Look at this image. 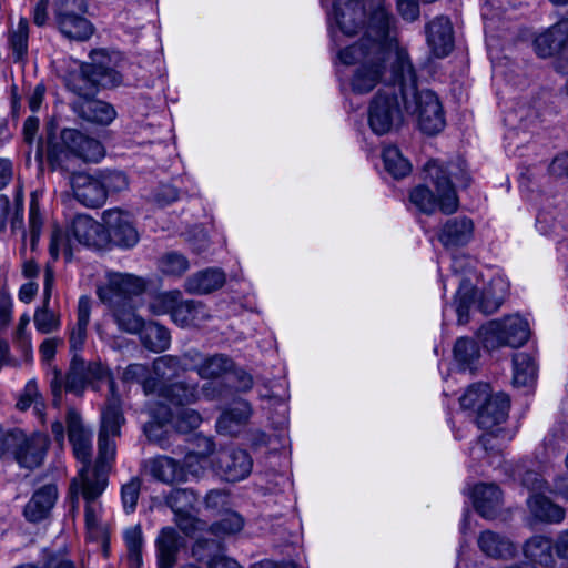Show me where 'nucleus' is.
<instances>
[{
  "label": "nucleus",
  "instance_id": "9d476101",
  "mask_svg": "<svg viewBox=\"0 0 568 568\" xmlns=\"http://www.w3.org/2000/svg\"><path fill=\"white\" fill-rule=\"evenodd\" d=\"M102 222L106 245L113 244L120 248L134 247L140 235L134 220L128 211L114 207L102 213Z\"/></svg>",
  "mask_w": 568,
  "mask_h": 568
},
{
  "label": "nucleus",
  "instance_id": "ddd939ff",
  "mask_svg": "<svg viewBox=\"0 0 568 568\" xmlns=\"http://www.w3.org/2000/svg\"><path fill=\"white\" fill-rule=\"evenodd\" d=\"M183 358L190 364L202 379H217L233 369V361L224 354L204 355L191 349L184 353Z\"/></svg>",
  "mask_w": 568,
  "mask_h": 568
},
{
  "label": "nucleus",
  "instance_id": "de8ad7c7",
  "mask_svg": "<svg viewBox=\"0 0 568 568\" xmlns=\"http://www.w3.org/2000/svg\"><path fill=\"white\" fill-rule=\"evenodd\" d=\"M382 159L385 170L395 179L405 178L412 171L409 161L394 145H387L383 149Z\"/></svg>",
  "mask_w": 568,
  "mask_h": 568
},
{
  "label": "nucleus",
  "instance_id": "4be33fe9",
  "mask_svg": "<svg viewBox=\"0 0 568 568\" xmlns=\"http://www.w3.org/2000/svg\"><path fill=\"white\" fill-rule=\"evenodd\" d=\"M523 554L526 559L545 568H560L555 551V541L549 537L536 535L525 541Z\"/></svg>",
  "mask_w": 568,
  "mask_h": 568
},
{
  "label": "nucleus",
  "instance_id": "393cba45",
  "mask_svg": "<svg viewBox=\"0 0 568 568\" xmlns=\"http://www.w3.org/2000/svg\"><path fill=\"white\" fill-rule=\"evenodd\" d=\"M90 315L91 298L85 295L80 296L77 307V322L69 327V346L73 356L79 355L84 348Z\"/></svg>",
  "mask_w": 568,
  "mask_h": 568
},
{
  "label": "nucleus",
  "instance_id": "052dcab7",
  "mask_svg": "<svg viewBox=\"0 0 568 568\" xmlns=\"http://www.w3.org/2000/svg\"><path fill=\"white\" fill-rule=\"evenodd\" d=\"M517 476L521 484L530 491H535V494L548 490V484L542 475L534 469L527 468L525 464L518 466Z\"/></svg>",
  "mask_w": 568,
  "mask_h": 568
},
{
  "label": "nucleus",
  "instance_id": "dca6fc26",
  "mask_svg": "<svg viewBox=\"0 0 568 568\" xmlns=\"http://www.w3.org/2000/svg\"><path fill=\"white\" fill-rule=\"evenodd\" d=\"M61 141L68 151L85 162H99L104 158L105 150L102 143L75 129H64L61 132Z\"/></svg>",
  "mask_w": 568,
  "mask_h": 568
},
{
  "label": "nucleus",
  "instance_id": "4d7b16f0",
  "mask_svg": "<svg viewBox=\"0 0 568 568\" xmlns=\"http://www.w3.org/2000/svg\"><path fill=\"white\" fill-rule=\"evenodd\" d=\"M29 23L20 18L17 27L10 32L9 42L17 60L21 59L28 51Z\"/></svg>",
  "mask_w": 568,
  "mask_h": 568
},
{
  "label": "nucleus",
  "instance_id": "412c9836",
  "mask_svg": "<svg viewBox=\"0 0 568 568\" xmlns=\"http://www.w3.org/2000/svg\"><path fill=\"white\" fill-rule=\"evenodd\" d=\"M568 39V20L559 21L547 31L540 33L535 39V50L541 58H548L556 53L559 57L556 61V69L558 70V61L565 52H568V47L564 48Z\"/></svg>",
  "mask_w": 568,
  "mask_h": 568
},
{
  "label": "nucleus",
  "instance_id": "6e6552de",
  "mask_svg": "<svg viewBox=\"0 0 568 568\" xmlns=\"http://www.w3.org/2000/svg\"><path fill=\"white\" fill-rule=\"evenodd\" d=\"M146 409L152 418L151 422L144 425V433L150 440H156L158 430L161 426L172 423L179 432H190L200 426L202 422L201 415L192 408L184 406H175L173 412L171 407L162 403H148Z\"/></svg>",
  "mask_w": 568,
  "mask_h": 568
},
{
  "label": "nucleus",
  "instance_id": "13d9d810",
  "mask_svg": "<svg viewBox=\"0 0 568 568\" xmlns=\"http://www.w3.org/2000/svg\"><path fill=\"white\" fill-rule=\"evenodd\" d=\"M194 503L195 496L190 489H173L166 497V504L175 515L191 511Z\"/></svg>",
  "mask_w": 568,
  "mask_h": 568
},
{
  "label": "nucleus",
  "instance_id": "0eeeda50",
  "mask_svg": "<svg viewBox=\"0 0 568 568\" xmlns=\"http://www.w3.org/2000/svg\"><path fill=\"white\" fill-rule=\"evenodd\" d=\"M146 290L143 277L131 273L109 271L104 281L97 287V295L104 305L129 303L141 296Z\"/></svg>",
  "mask_w": 568,
  "mask_h": 568
},
{
  "label": "nucleus",
  "instance_id": "774afa93",
  "mask_svg": "<svg viewBox=\"0 0 568 568\" xmlns=\"http://www.w3.org/2000/svg\"><path fill=\"white\" fill-rule=\"evenodd\" d=\"M17 568H74V565L65 556L60 554L51 555L40 565L27 564Z\"/></svg>",
  "mask_w": 568,
  "mask_h": 568
},
{
  "label": "nucleus",
  "instance_id": "7ed1b4c3",
  "mask_svg": "<svg viewBox=\"0 0 568 568\" xmlns=\"http://www.w3.org/2000/svg\"><path fill=\"white\" fill-rule=\"evenodd\" d=\"M428 213L438 211L443 214H454L459 209V197L455 183L468 185L469 178L462 163L446 164L439 161H428Z\"/></svg>",
  "mask_w": 568,
  "mask_h": 568
},
{
  "label": "nucleus",
  "instance_id": "4468645a",
  "mask_svg": "<svg viewBox=\"0 0 568 568\" xmlns=\"http://www.w3.org/2000/svg\"><path fill=\"white\" fill-rule=\"evenodd\" d=\"M54 285V271L47 265L43 275L42 305L37 307L33 315L34 327L40 334H51L61 327V317L58 312L50 308V301Z\"/></svg>",
  "mask_w": 568,
  "mask_h": 568
},
{
  "label": "nucleus",
  "instance_id": "f704fd0d",
  "mask_svg": "<svg viewBox=\"0 0 568 568\" xmlns=\"http://www.w3.org/2000/svg\"><path fill=\"white\" fill-rule=\"evenodd\" d=\"M479 549L495 559H510L516 554V547L505 536L491 530L483 531L477 540Z\"/></svg>",
  "mask_w": 568,
  "mask_h": 568
},
{
  "label": "nucleus",
  "instance_id": "49530a36",
  "mask_svg": "<svg viewBox=\"0 0 568 568\" xmlns=\"http://www.w3.org/2000/svg\"><path fill=\"white\" fill-rule=\"evenodd\" d=\"M85 362L79 355L73 356L70 371L64 378V389L75 395H81L89 385Z\"/></svg>",
  "mask_w": 568,
  "mask_h": 568
},
{
  "label": "nucleus",
  "instance_id": "e2e57ef3",
  "mask_svg": "<svg viewBox=\"0 0 568 568\" xmlns=\"http://www.w3.org/2000/svg\"><path fill=\"white\" fill-rule=\"evenodd\" d=\"M101 182L105 190V197L109 193H119L129 187V179L121 171H108L100 174Z\"/></svg>",
  "mask_w": 568,
  "mask_h": 568
},
{
  "label": "nucleus",
  "instance_id": "f8f14e48",
  "mask_svg": "<svg viewBox=\"0 0 568 568\" xmlns=\"http://www.w3.org/2000/svg\"><path fill=\"white\" fill-rule=\"evenodd\" d=\"M68 438L72 445L74 456L82 463L79 474L85 469L92 473L97 468H90L92 454V432L87 429L82 423L81 416L74 409H69L67 414Z\"/></svg>",
  "mask_w": 568,
  "mask_h": 568
},
{
  "label": "nucleus",
  "instance_id": "bb28decb",
  "mask_svg": "<svg viewBox=\"0 0 568 568\" xmlns=\"http://www.w3.org/2000/svg\"><path fill=\"white\" fill-rule=\"evenodd\" d=\"M474 235V223L467 216L449 219L442 227L438 239L446 247L466 245Z\"/></svg>",
  "mask_w": 568,
  "mask_h": 568
},
{
  "label": "nucleus",
  "instance_id": "aec40b11",
  "mask_svg": "<svg viewBox=\"0 0 568 568\" xmlns=\"http://www.w3.org/2000/svg\"><path fill=\"white\" fill-rule=\"evenodd\" d=\"M69 233L74 241L84 246L98 248L106 246L103 223H99L89 215H77L71 222Z\"/></svg>",
  "mask_w": 568,
  "mask_h": 568
},
{
  "label": "nucleus",
  "instance_id": "f03ea898",
  "mask_svg": "<svg viewBox=\"0 0 568 568\" xmlns=\"http://www.w3.org/2000/svg\"><path fill=\"white\" fill-rule=\"evenodd\" d=\"M121 416L116 410H106L103 415V425L98 437L99 455L97 468L89 473L83 469L80 479L73 480L79 485L84 506V521L87 536L90 540L105 542L108 540V524L103 519L104 509L99 497L108 485V471L115 457V438L119 436Z\"/></svg>",
  "mask_w": 568,
  "mask_h": 568
},
{
  "label": "nucleus",
  "instance_id": "a878e982",
  "mask_svg": "<svg viewBox=\"0 0 568 568\" xmlns=\"http://www.w3.org/2000/svg\"><path fill=\"white\" fill-rule=\"evenodd\" d=\"M48 445V436L42 433H36L21 442L16 450V458L22 467L36 468L41 465Z\"/></svg>",
  "mask_w": 568,
  "mask_h": 568
},
{
  "label": "nucleus",
  "instance_id": "c03bdc74",
  "mask_svg": "<svg viewBox=\"0 0 568 568\" xmlns=\"http://www.w3.org/2000/svg\"><path fill=\"white\" fill-rule=\"evenodd\" d=\"M65 84L79 99H88L99 84V78L90 72V67L79 65L78 70L71 71L65 78Z\"/></svg>",
  "mask_w": 568,
  "mask_h": 568
},
{
  "label": "nucleus",
  "instance_id": "c85d7f7f",
  "mask_svg": "<svg viewBox=\"0 0 568 568\" xmlns=\"http://www.w3.org/2000/svg\"><path fill=\"white\" fill-rule=\"evenodd\" d=\"M471 496L476 510L484 518H494L501 508V491L495 484L476 485Z\"/></svg>",
  "mask_w": 568,
  "mask_h": 568
},
{
  "label": "nucleus",
  "instance_id": "5701e85b",
  "mask_svg": "<svg viewBox=\"0 0 568 568\" xmlns=\"http://www.w3.org/2000/svg\"><path fill=\"white\" fill-rule=\"evenodd\" d=\"M453 48V26L447 17L440 16L428 24V52L435 58H445Z\"/></svg>",
  "mask_w": 568,
  "mask_h": 568
},
{
  "label": "nucleus",
  "instance_id": "c9c22d12",
  "mask_svg": "<svg viewBox=\"0 0 568 568\" xmlns=\"http://www.w3.org/2000/svg\"><path fill=\"white\" fill-rule=\"evenodd\" d=\"M85 371H87L88 377H91L89 385H92L93 388H95V383L105 381L109 384V388H110V393H111V397L109 398L106 406L101 412L100 430L102 429V425H103V415L106 410H110V409L116 410L121 416V423L119 425V430H120L121 426L124 424L125 419H124V416L121 410L120 399L115 395L114 381L111 378V374H110L109 369L106 367H104L103 365H101L100 363H90V364H85Z\"/></svg>",
  "mask_w": 568,
  "mask_h": 568
},
{
  "label": "nucleus",
  "instance_id": "a211bd4d",
  "mask_svg": "<svg viewBox=\"0 0 568 568\" xmlns=\"http://www.w3.org/2000/svg\"><path fill=\"white\" fill-rule=\"evenodd\" d=\"M253 462L246 450L224 449L216 455V468L227 481L246 478L252 470Z\"/></svg>",
  "mask_w": 568,
  "mask_h": 568
},
{
  "label": "nucleus",
  "instance_id": "5fc2aeb1",
  "mask_svg": "<svg viewBox=\"0 0 568 568\" xmlns=\"http://www.w3.org/2000/svg\"><path fill=\"white\" fill-rule=\"evenodd\" d=\"M494 394L490 393L488 384L479 383L470 386L460 397V406L464 409L479 412L483 404H486Z\"/></svg>",
  "mask_w": 568,
  "mask_h": 568
},
{
  "label": "nucleus",
  "instance_id": "473e14b6",
  "mask_svg": "<svg viewBox=\"0 0 568 568\" xmlns=\"http://www.w3.org/2000/svg\"><path fill=\"white\" fill-rule=\"evenodd\" d=\"M159 400L156 403L170 404L173 406H185L195 403L199 399L197 384H187L176 382L159 388L154 395Z\"/></svg>",
  "mask_w": 568,
  "mask_h": 568
},
{
  "label": "nucleus",
  "instance_id": "864d4df0",
  "mask_svg": "<svg viewBox=\"0 0 568 568\" xmlns=\"http://www.w3.org/2000/svg\"><path fill=\"white\" fill-rule=\"evenodd\" d=\"M182 293L179 290L156 294L149 304V310L154 315L171 314L178 308Z\"/></svg>",
  "mask_w": 568,
  "mask_h": 568
},
{
  "label": "nucleus",
  "instance_id": "79ce46f5",
  "mask_svg": "<svg viewBox=\"0 0 568 568\" xmlns=\"http://www.w3.org/2000/svg\"><path fill=\"white\" fill-rule=\"evenodd\" d=\"M209 318L210 314L203 303L182 298L173 313V322L181 327L199 326Z\"/></svg>",
  "mask_w": 568,
  "mask_h": 568
},
{
  "label": "nucleus",
  "instance_id": "bf43d9fd",
  "mask_svg": "<svg viewBox=\"0 0 568 568\" xmlns=\"http://www.w3.org/2000/svg\"><path fill=\"white\" fill-rule=\"evenodd\" d=\"M71 234L63 232L61 229H54L51 234L50 254L57 260L60 254H63L67 260L72 257L73 243L70 237Z\"/></svg>",
  "mask_w": 568,
  "mask_h": 568
},
{
  "label": "nucleus",
  "instance_id": "69168bd1",
  "mask_svg": "<svg viewBox=\"0 0 568 568\" xmlns=\"http://www.w3.org/2000/svg\"><path fill=\"white\" fill-rule=\"evenodd\" d=\"M140 493L139 479H131L129 483L122 486L121 498L123 507L126 513H132L135 509Z\"/></svg>",
  "mask_w": 568,
  "mask_h": 568
},
{
  "label": "nucleus",
  "instance_id": "e433bc0d",
  "mask_svg": "<svg viewBox=\"0 0 568 568\" xmlns=\"http://www.w3.org/2000/svg\"><path fill=\"white\" fill-rule=\"evenodd\" d=\"M530 514L539 521L559 524L565 519V509L542 494H532L527 500Z\"/></svg>",
  "mask_w": 568,
  "mask_h": 568
},
{
  "label": "nucleus",
  "instance_id": "2eb2a0df",
  "mask_svg": "<svg viewBox=\"0 0 568 568\" xmlns=\"http://www.w3.org/2000/svg\"><path fill=\"white\" fill-rule=\"evenodd\" d=\"M510 400L507 394L496 393L483 404L477 413V425L484 433L498 434L508 417Z\"/></svg>",
  "mask_w": 568,
  "mask_h": 568
},
{
  "label": "nucleus",
  "instance_id": "20e7f679",
  "mask_svg": "<svg viewBox=\"0 0 568 568\" xmlns=\"http://www.w3.org/2000/svg\"><path fill=\"white\" fill-rule=\"evenodd\" d=\"M189 367L183 366L182 359L174 355H163L152 362V376L149 368L143 364H131L123 372L125 382H138L141 384L145 396H153L159 388L165 387L179 376L180 372Z\"/></svg>",
  "mask_w": 568,
  "mask_h": 568
},
{
  "label": "nucleus",
  "instance_id": "423d86ee",
  "mask_svg": "<svg viewBox=\"0 0 568 568\" xmlns=\"http://www.w3.org/2000/svg\"><path fill=\"white\" fill-rule=\"evenodd\" d=\"M509 292V283L504 275L494 276L484 288L477 301L474 300V290L470 278L460 280L457 291V312L462 315L474 303L485 314L495 313L504 303Z\"/></svg>",
  "mask_w": 568,
  "mask_h": 568
},
{
  "label": "nucleus",
  "instance_id": "ea45409f",
  "mask_svg": "<svg viewBox=\"0 0 568 568\" xmlns=\"http://www.w3.org/2000/svg\"><path fill=\"white\" fill-rule=\"evenodd\" d=\"M90 63H83L82 67H90L93 77L99 78V84L102 87L114 85L120 82V77L111 65V58L104 49H97L90 53Z\"/></svg>",
  "mask_w": 568,
  "mask_h": 568
},
{
  "label": "nucleus",
  "instance_id": "f3484780",
  "mask_svg": "<svg viewBox=\"0 0 568 568\" xmlns=\"http://www.w3.org/2000/svg\"><path fill=\"white\" fill-rule=\"evenodd\" d=\"M70 184L74 197L88 207H99L106 201L100 175L93 176L83 172L73 173Z\"/></svg>",
  "mask_w": 568,
  "mask_h": 568
},
{
  "label": "nucleus",
  "instance_id": "c756f323",
  "mask_svg": "<svg viewBox=\"0 0 568 568\" xmlns=\"http://www.w3.org/2000/svg\"><path fill=\"white\" fill-rule=\"evenodd\" d=\"M252 408L245 400H237L233 406L221 414L216 422V429L222 435L236 436L248 422Z\"/></svg>",
  "mask_w": 568,
  "mask_h": 568
},
{
  "label": "nucleus",
  "instance_id": "b1692460",
  "mask_svg": "<svg viewBox=\"0 0 568 568\" xmlns=\"http://www.w3.org/2000/svg\"><path fill=\"white\" fill-rule=\"evenodd\" d=\"M59 31L68 39L87 41L94 32L93 24L83 16L60 9L55 13Z\"/></svg>",
  "mask_w": 568,
  "mask_h": 568
},
{
  "label": "nucleus",
  "instance_id": "1a4fd4ad",
  "mask_svg": "<svg viewBox=\"0 0 568 568\" xmlns=\"http://www.w3.org/2000/svg\"><path fill=\"white\" fill-rule=\"evenodd\" d=\"M400 109L395 89L377 92L368 109V124L377 135L389 133L400 122Z\"/></svg>",
  "mask_w": 568,
  "mask_h": 568
},
{
  "label": "nucleus",
  "instance_id": "f257e3e1",
  "mask_svg": "<svg viewBox=\"0 0 568 568\" xmlns=\"http://www.w3.org/2000/svg\"><path fill=\"white\" fill-rule=\"evenodd\" d=\"M394 19L384 7H378L371 17L366 37L359 43L338 52L344 64H358L351 85L355 93L364 94L373 90L382 80L386 59L393 54L395 41ZM389 82L398 84L407 112L423 113L422 95L417 91L416 75L404 51L395 50Z\"/></svg>",
  "mask_w": 568,
  "mask_h": 568
},
{
  "label": "nucleus",
  "instance_id": "58836bf2",
  "mask_svg": "<svg viewBox=\"0 0 568 568\" xmlns=\"http://www.w3.org/2000/svg\"><path fill=\"white\" fill-rule=\"evenodd\" d=\"M112 314L118 327L129 334H138L144 324V320L136 314V304L134 301L129 303H116L106 306Z\"/></svg>",
  "mask_w": 568,
  "mask_h": 568
},
{
  "label": "nucleus",
  "instance_id": "4c0bfd02",
  "mask_svg": "<svg viewBox=\"0 0 568 568\" xmlns=\"http://www.w3.org/2000/svg\"><path fill=\"white\" fill-rule=\"evenodd\" d=\"M146 470L156 480L174 484L184 480V470L173 458L158 456L148 460Z\"/></svg>",
  "mask_w": 568,
  "mask_h": 568
},
{
  "label": "nucleus",
  "instance_id": "6ab92c4d",
  "mask_svg": "<svg viewBox=\"0 0 568 568\" xmlns=\"http://www.w3.org/2000/svg\"><path fill=\"white\" fill-rule=\"evenodd\" d=\"M365 4L362 0H337L334 4V19L341 32L355 36L365 22Z\"/></svg>",
  "mask_w": 568,
  "mask_h": 568
},
{
  "label": "nucleus",
  "instance_id": "39448f33",
  "mask_svg": "<svg viewBox=\"0 0 568 568\" xmlns=\"http://www.w3.org/2000/svg\"><path fill=\"white\" fill-rule=\"evenodd\" d=\"M529 335L527 320L518 314L490 321L478 331V338L487 349H496L501 346L519 347L528 341Z\"/></svg>",
  "mask_w": 568,
  "mask_h": 568
},
{
  "label": "nucleus",
  "instance_id": "a19ab883",
  "mask_svg": "<svg viewBox=\"0 0 568 568\" xmlns=\"http://www.w3.org/2000/svg\"><path fill=\"white\" fill-rule=\"evenodd\" d=\"M219 549L214 541L197 540L192 548V556L209 568H241L240 565L222 554H213Z\"/></svg>",
  "mask_w": 568,
  "mask_h": 568
},
{
  "label": "nucleus",
  "instance_id": "2f4dec72",
  "mask_svg": "<svg viewBox=\"0 0 568 568\" xmlns=\"http://www.w3.org/2000/svg\"><path fill=\"white\" fill-rule=\"evenodd\" d=\"M58 497L54 485H45L37 490L24 507V516L29 521L39 523L50 513Z\"/></svg>",
  "mask_w": 568,
  "mask_h": 568
},
{
  "label": "nucleus",
  "instance_id": "7c9ffc66",
  "mask_svg": "<svg viewBox=\"0 0 568 568\" xmlns=\"http://www.w3.org/2000/svg\"><path fill=\"white\" fill-rule=\"evenodd\" d=\"M226 281L225 273L217 267L199 271L186 278L184 288L190 294H209L221 288Z\"/></svg>",
  "mask_w": 568,
  "mask_h": 568
},
{
  "label": "nucleus",
  "instance_id": "09e8293b",
  "mask_svg": "<svg viewBox=\"0 0 568 568\" xmlns=\"http://www.w3.org/2000/svg\"><path fill=\"white\" fill-rule=\"evenodd\" d=\"M479 355V348L475 341L467 337H462L456 341L454 357L462 369H473V366L478 361Z\"/></svg>",
  "mask_w": 568,
  "mask_h": 568
},
{
  "label": "nucleus",
  "instance_id": "72a5a7b5",
  "mask_svg": "<svg viewBox=\"0 0 568 568\" xmlns=\"http://www.w3.org/2000/svg\"><path fill=\"white\" fill-rule=\"evenodd\" d=\"M181 538L176 530L165 527L156 539L158 568H174Z\"/></svg>",
  "mask_w": 568,
  "mask_h": 568
},
{
  "label": "nucleus",
  "instance_id": "3c124183",
  "mask_svg": "<svg viewBox=\"0 0 568 568\" xmlns=\"http://www.w3.org/2000/svg\"><path fill=\"white\" fill-rule=\"evenodd\" d=\"M158 267L165 276L181 277L190 268V263L184 255L178 252H169L160 257Z\"/></svg>",
  "mask_w": 568,
  "mask_h": 568
},
{
  "label": "nucleus",
  "instance_id": "338daca9",
  "mask_svg": "<svg viewBox=\"0 0 568 568\" xmlns=\"http://www.w3.org/2000/svg\"><path fill=\"white\" fill-rule=\"evenodd\" d=\"M555 551L559 559L560 568L568 567V528L560 530L555 539Z\"/></svg>",
  "mask_w": 568,
  "mask_h": 568
},
{
  "label": "nucleus",
  "instance_id": "a18cd8bd",
  "mask_svg": "<svg viewBox=\"0 0 568 568\" xmlns=\"http://www.w3.org/2000/svg\"><path fill=\"white\" fill-rule=\"evenodd\" d=\"M515 386H528L537 376V365L534 357L527 353H518L513 358Z\"/></svg>",
  "mask_w": 568,
  "mask_h": 568
},
{
  "label": "nucleus",
  "instance_id": "8fccbe9b",
  "mask_svg": "<svg viewBox=\"0 0 568 568\" xmlns=\"http://www.w3.org/2000/svg\"><path fill=\"white\" fill-rule=\"evenodd\" d=\"M124 541L128 549V564L130 568H140L142 565L143 538L140 526H132L124 530Z\"/></svg>",
  "mask_w": 568,
  "mask_h": 568
},
{
  "label": "nucleus",
  "instance_id": "0e129e2a",
  "mask_svg": "<svg viewBox=\"0 0 568 568\" xmlns=\"http://www.w3.org/2000/svg\"><path fill=\"white\" fill-rule=\"evenodd\" d=\"M43 220L39 212V205L36 199H32L29 207V233H30V245L34 250L37 242L40 237Z\"/></svg>",
  "mask_w": 568,
  "mask_h": 568
},
{
  "label": "nucleus",
  "instance_id": "cd10ccee",
  "mask_svg": "<svg viewBox=\"0 0 568 568\" xmlns=\"http://www.w3.org/2000/svg\"><path fill=\"white\" fill-rule=\"evenodd\" d=\"M73 110L83 120L101 125L110 124L116 115L113 106L104 101L91 99H78L72 102Z\"/></svg>",
  "mask_w": 568,
  "mask_h": 568
},
{
  "label": "nucleus",
  "instance_id": "603ef678",
  "mask_svg": "<svg viewBox=\"0 0 568 568\" xmlns=\"http://www.w3.org/2000/svg\"><path fill=\"white\" fill-rule=\"evenodd\" d=\"M446 128V114L438 95L428 91V136L437 135Z\"/></svg>",
  "mask_w": 568,
  "mask_h": 568
},
{
  "label": "nucleus",
  "instance_id": "680f3d73",
  "mask_svg": "<svg viewBox=\"0 0 568 568\" xmlns=\"http://www.w3.org/2000/svg\"><path fill=\"white\" fill-rule=\"evenodd\" d=\"M33 405L36 414L42 415L43 403L40 399L37 385L33 381L27 383L23 394L17 402V407L20 410H27Z\"/></svg>",
  "mask_w": 568,
  "mask_h": 568
},
{
  "label": "nucleus",
  "instance_id": "6e6d98bb",
  "mask_svg": "<svg viewBox=\"0 0 568 568\" xmlns=\"http://www.w3.org/2000/svg\"><path fill=\"white\" fill-rule=\"evenodd\" d=\"M244 527L243 518L234 511H229L212 524L211 531L216 537H226L240 532Z\"/></svg>",
  "mask_w": 568,
  "mask_h": 568
},
{
  "label": "nucleus",
  "instance_id": "9b49d317",
  "mask_svg": "<svg viewBox=\"0 0 568 568\" xmlns=\"http://www.w3.org/2000/svg\"><path fill=\"white\" fill-rule=\"evenodd\" d=\"M513 437L514 433L507 428H498V434L484 433L470 447L469 456L479 465L498 466L505 444L511 440Z\"/></svg>",
  "mask_w": 568,
  "mask_h": 568
},
{
  "label": "nucleus",
  "instance_id": "37998d69",
  "mask_svg": "<svg viewBox=\"0 0 568 568\" xmlns=\"http://www.w3.org/2000/svg\"><path fill=\"white\" fill-rule=\"evenodd\" d=\"M144 347L161 353L166 351L171 345L170 332L162 325L150 322L143 324V328L138 333Z\"/></svg>",
  "mask_w": 568,
  "mask_h": 568
}]
</instances>
